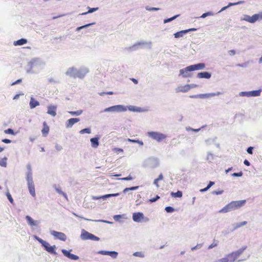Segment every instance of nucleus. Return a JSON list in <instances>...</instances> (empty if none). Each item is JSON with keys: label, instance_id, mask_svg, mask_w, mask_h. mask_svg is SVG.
<instances>
[{"label": "nucleus", "instance_id": "c03bdc74", "mask_svg": "<svg viewBox=\"0 0 262 262\" xmlns=\"http://www.w3.org/2000/svg\"><path fill=\"white\" fill-rule=\"evenodd\" d=\"M133 255L136 257L144 258L145 257L144 253L142 251L135 252L133 254Z\"/></svg>", "mask_w": 262, "mask_h": 262}, {"label": "nucleus", "instance_id": "ddd939ff", "mask_svg": "<svg viewBox=\"0 0 262 262\" xmlns=\"http://www.w3.org/2000/svg\"><path fill=\"white\" fill-rule=\"evenodd\" d=\"M261 89L257 90H253L251 91H243L239 93V96L241 97H258L260 95Z\"/></svg>", "mask_w": 262, "mask_h": 262}, {"label": "nucleus", "instance_id": "a878e982", "mask_svg": "<svg viewBox=\"0 0 262 262\" xmlns=\"http://www.w3.org/2000/svg\"><path fill=\"white\" fill-rule=\"evenodd\" d=\"M247 246H244L242 247V248H240L237 251H233L230 253V255H234V257L236 258H237L243 253V252L246 249Z\"/></svg>", "mask_w": 262, "mask_h": 262}, {"label": "nucleus", "instance_id": "412c9836", "mask_svg": "<svg viewBox=\"0 0 262 262\" xmlns=\"http://www.w3.org/2000/svg\"><path fill=\"white\" fill-rule=\"evenodd\" d=\"M80 121L78 118H72L68 119L66 122V126L67 128H71L73 125Z\"/></svg>", "mask_w": 262, "mask_h": 262}, {"label": "nucleus", "instance_id": "e2e57ef3", "mask_svg": "<svg viewBox=\"0 0 262 262\" xmlns=\"http://www.w3.org/2000/svg\"><path fill=\"white\" fill-rule=\"evenodd\" d=\"M27 172L26 173H32L31 166L30 164H28L27 165Z\"/></svg>", "mask_w": 262, "mask_h": 262}, {"label": "nucleus", "instance_id": "f3484780", "mask_svg": "<svg viewBox=\"0 0 262 262\" xmlns=\"http://www.w3.org/2000/svg\"><path fill=\"white\" fill-rule=\"evenodd\" d=\"M98 253L104 255H108L113 258H116L118 255V252L115 251L100 250Z\"/></svg>", "mask_w": 262, "mask_h": 262}, {"label": "nucleus", "instance_id": "a18cd8bd", "mask_svg": "<svg viewBox=\"0 0 262 262\" xmlns=\"http://www.w3.org/2000/svg\"><path fill=\"white\" fill-rule=\"evenodd\" d=\"M79 133L80 134H91V129L90 127H86V128H83L79 131Z\"/></svg>", "mask_w": 262, "mask_h": 262}, {"label": "nucleus", "instance_id": "dca6fc26", "mask_svg": "<svg viewBox=\"0 0 262 262\" xmlns=\"http://www.w3.org/2000/svg\"><path fill=\"white\" fill-rule=\"evenodd\" d=\"M192 70L190 66L186 67L184 69H182L180 70V75H182L184 78L190 77L192 76V74L190 73V72H192Z\"/></svg>", "mask_w": 262, "mask_h": 262}, {"label": "nucleus", "instance_id": "5701e85b", "mask_svg": "<svg viewBox=\"0 0 262 262\" xmlns=\"http://www.w3.org/2000/svg\"><path fill=\"white\" fill-rule=\"evenodd\" d=\"M192 71L202 70L205 68V64L203 62H200L190 66Z\"/></svg>", "mask_w": 262, "mask_h": 262}, {"label": "nucleus", "instance_id": "393cba45", "mask_svg": "<svg viewBox=\"0 0 262 262\" xmlns=\"http://www.w3.org/2000/svg\"><path fill=\"white\" fill-rule=\"evenodd\" d=\"M126 107L129 111L133 112H143L144 111L143 108L136 106L129 105Z\"/></svg>", "mask_w": 262, "mask_h": 262}, {"label": "nucleus", "instance_id": "423d86ee", "mask_svg": "<svg viewBox=\"0 0 262 262\" xmlns=\"http://www.w3.org/2000/svg\"><path fill=\"white\" fill-rule=\"evenodd\" d=\"M26 181L29 191L32 196H35V189L34 182L33 180L32 173H26Z\"/></svg>", "mask_w": 262, "mask_h": 262}, {"label": "nucleus", "instance_id": "e433bc0d", "mask_svg": "<svg viewBox=\"0 0 262 262\" xmlns=\"http://www.w3.org/2000/svg\"><path fill=\"white\" fill-rule=\"evenodd\" d=\"M163 176L162 173H160L157 179L154 180V183H153L154 184L156 185V186L157 187H159V185L158 184V182L161 181V180H163Z\"/></svg>", "mask_w": 262, "mask_h": 262}, {"label": "nucleus", "instance_id": "f03ea898", "mask_svg": "<svg viewBox=\"0 0 262 262\" xmlns=\"http://www.w3.org/2000/svg\"><path fill=\"white\" fill-rule=\"evenodd\" d=\"M88 72L89 70L86 68H81L79 69H77L74 67H71L67 70L66 74L74 78H79L82 79Z\"/></svg>", "mask_w": 262, "mask_h": 262}, {"label": "nucleus", "instance_id": "1a4fd4ad", "mask_svg": "<svg viewBox=\"0 0 262 262\" xmlns=\"http://www.w3.org/2000/svg\"><path fill=\"white\" fill-rule=\"evenodd\" d=\"M159 165V161L158 158L150 157L144 161V166L149 168H155Z\"/></svg>", "mask_w": 262, "mask_h": 262}, {"label": "nucleus", "instance_id": "72a5a7b5", "mask_svg": "<svg viewBox=\"0 0 262 262\" xmlns=\"http://www.w3.org/2000/svg\"><path fill=\"white\" fill-rule=\"evenodd\" d=\"M224 258H226L227 262H234L237 258L234 257V255H230V253L227 254Z\"/></svg>", "mask_w": 262, "mask_h": 262}, {"label": "nucleus", "instance_id": "de8ad7c7", "mask_svg": "<svg viewBox=\"0 0 262 262\" xmlns=\"http://www.w3.org/2000/svg\"><path fill=\"white\" fill-rule=\"evenodd\" d=\"M4 133L7 134H10L12 135H15L16 133H15L14 130L12 128H8L4 130Z\"/></svg>", "mask_w": 262, "mask_h": 262}, {"label": "nucleus", "instance_id": "4c0bfd02", "mask_svg": "<svg viewBox=\"0 0 262 262\" xmlns=\"http://www.w3.org/2000/svg\"><path fill=\"white\" fill-rule=\"evenodd\" d=\"M95 24L96 23L95 22H94V23H90V24H87L86 25H84L78 27H77L76 28V31H79L81 30L82 29L87 28L89 27L90 26H92L93 25H95Z\"/></svg>", "mask_w": 262, "mask_h": 262}, {"label": "nucleus", "instance_id": "3c124183", "mask_svg": "<svg viewBox=\"0 0 262 262\" xmlns=\"http://www.w3.org/2000/svg\"><path fill=\"white\" fill-rule=\"evenodd\" d=\"M145 9L147 11H158L160 9L157 7H150L148 6L145 7Z\"/></svg>", "mask_w": 262, "mask_h": 262}, {"label": "nucleus", "instance_id": "6ab92c4d", "mask_svg": "<svg viewBox=\"0 0 262 262\" xmlns=\"http://www.w3.org/2000/svg\"><path fill=\"white\" fill-rule=\"evenodd\" d=\"M144 217V214L141 212H135L133 214V220L135 222H142V219Z\"/></svg>", "mask_w": 262, "mask_h": 262}, {"label": "nucleus", "instance_id": "37998d69", "mask_svg": "<svg viewBox=\"0 0 262 262\" xmlns=\"http://www.w3.org/2000/svg\"><path fill=\"white\" fill-rule=\"evenodd\" d=\"M7 189L8 191L6 193V195L8 200H9V201L10 202V203L11 204L13 205L14 204V200L11 196V194H10V193L9 191L8 188H7Z\"/></svg>", "mask_w": 262, "mask_h": 262}, {"label": "nucleus", "instance_id": "58836bf2", "mask_svg": "<svg viewBox=\"0 0 262 262\" xmlns=\"http://www.w3.org/2000/svg\"><path fill=\"white\" fill-rule=\"evenodd\" d=\"M180 15V14H177V15H175L173 16L172 17H171L170 18H166V19H164V20H163V23H164V24H166V23L171 22L172 20H173L175 19H176L177 18H178Z\"/></svg>", "mask_w": 262, "mask_h": 262}, {"label": "nucleus", "instance_id": "0eeeda50", "mask_svg": "<svg viewBox=\"0 0 262 262\" xmlns=\"http://www.w3.org/2000/svg\"><path fill=\"white\" fill-rule=\"evenodd\" d=\"M147 135L149 137L158 142H161L167 137V136L163 133L154 131L148 132Z\"/></svg>", "mask_w": 262, "mask_h": 262}, {"label": "nucleus", "instance_id": "79ce46f5", "mask_svg": "<svg viewBox=\"0 0 262 262\" xmlns=\"http://www.w3.org/2000/svg\"><path fill=\"white\" fill-rule=\"evenodd\" d=\"M55 189L56 191L58 193L63 195L64 196V198H66V199H68V196H67V194L65 192H64L63 191H62L60 188L55 187Z\"/></svg>", "mask_w": 262, "mask_h": 262}, {"label": "nucleus", "instance_id": "f704fd0d", "mask_svg": "<svg viewBox=\"0 0 262 262\" xmlns=\"http://www.w3.org/2000/svg\"><path fill=\"white\" fill-rule=\"evenodd\" d=\"M214 13L212 11H208V12H206L203 14H202V15L200 17H196V18H206V17L207 16H213L214 15Z\"/></svg>", "mask_w": 262, "mask_h": 262}, {"label": "nucleus", "instance_id": "c85d7f7f", "mask_svg": "<svg viewBox=\"0 0 262 262\" xmlns=\"http://www.w3.org/2000/svg\"><path fill=\"white\" fill-rule=\"evenodd\" d=\"M30 107L31 109H33L36 106L39 105V102L35 100L33 97H31L29 103Z\"/></svg>", "mask_w": 262, "mask_h": 262}, {"label": "nucleus", "instance_id": "5fc2aeb1", "mask_svg": "<svg viewBox=\"0 0 262 262\" xmlns=\"http://www.w3.org/2000/svg\"><path fill=\"white\" fill-rule=\"evenodd\" d=\"M201 128H197V129H194L191 127H186V129L187 131H192L195 133L199 132L201 130Z\"/></svg>", "mask_w": 262, "mask_h": 262}, {"label": "nucleus", "instance_id": "cd10ccee", "mask_svg": "<svg viewBox=\"0 0 262 262\" xmlns=\"http://www.w3.org/2000/svg\"><path fill=\"white\" fill-rule=\"evenodd\" d=\"M189 86L188 85V84H186L184 86H178L176 89V92L177 93H179V92L186 93L189 90Z\"/></svg>", "mask_w": 262, "mask_h": 262}, {"label": "nucleus", "instance_id": "4d7b16f0", "mask_svg": "<svg viewBox=\"0 0 262 262\" xmlns=\"http://www.w3.org/2000/svg\"><path fill=\"white\" fill-rule=\"evenodd\" d=\"M249 61L245 62L242 63H238L236 66L239 67L246 68L248 67Z\"/></svg>", "mask_w": 262, "mask_h": 262}, {"label": "nucleus", "instance_id": "f257e3e1", "mask_svg": "<svg viewBox=\"0 0 262 262\" xmlns=\"http://www.w3.org/2000/svg\"><path fill=\"white\" fill-rule=\"evenodd\" d=\"M45 65V62L40 58H33L28 62L26 68V72L29 74L37 73Z\"/></svg>", "mask_w": 262, "mask_h": 262}, {"label": "nucleus", "instance_id": "473e14b6", "mask_svg": "<svg viewBox=\"0 0 262 262\" xmlns=\"http://www.w3.org/2000/svg\"><path fill=\"white\" fill-rule=\"evenodd\" d=\"M170 195L172 197V198H180L183 195V192L182 191H180V190H178L177 192H171L170 193Z\"/></svg>", "mask_w": 262, "mask_h": 262}, {"label": "nucleus", "instance_id": "a19ab883", "mask_svg": "<svg viewBox=\"0 0 262 262\" xmlns=\"http://www.w3.org/2000/svg\"><path fill=\"white\" fill-rule=\"evenodd\" d=\"M83 112V111L82 110H79L76 111H69L68 113L71 114L72 116H78L80 115Z\"/></svg>", "mask_w": 262, "mask_h": 262}, {"label": "nucleus", "instance_id": "6e6d98bb", "mask_svg": "<svg viewBox=\"0 0 262 262\" xmlns=\"http://www.w3.org/2000/svg\"><path fill=\"white\" fill-rule=\"evenodd\" d=\"M159 199L160 196L158 195H156L155 197L150 199L148 201L150 203H154L157 201Z\"/></svg>", "mask_w": 262, "mask_h": 262}, {"label": "nucleus", "instance_id": "680f3d73", "mask_svg": "<svg viewBox=\"0 0 262 262\" xmlns=\"http://www.w3.org/2000/svg\"><path fill=\"white\" fill-rule=\"evenodd\" d=\"M253 149H254L253 147L249 146L247 148L246 151L249 154L252 155V154H253Z\"/></svg>", "mask_w": 262, "mask_h": 262}, {"label": "nucleus", "instance_id": "8fccbe9b", "mask_svg": "<svg viewBox=\"0 0 262 262\" xmlns=\"http://www.w3.org/2000/svg\"><path fill=\"white\" fill-rule=\"evenodd\" d=\"M214 159V156L210 152H208L207 156V160H208L209 162H211L212 161H213Z\"/></svg>", "mask_w": 262, "mask_h": 262}, {"label": "nucleus", "instance_id": "a211bd4d", "mask_svg": "<svg viewBox=\"0 0 262 262\" xmlns=\"http://www.w3.org/2000/svg\"><path fill=\"white\" fill-rule=\"evenodd\" d=\"M25 219L26 220L28 224L31 227H37L39 225L40 223V222L39 221L34 220V219H33L32 217H31L29 215H26L25 217Z\"/></svg>", "mask_w": 262, "mask_h": 262}, {"label": "nucleus", "instance_id": "20e7f679", "mask_svg": "<svg viewBox=\"0 0 262 262\" xmlns=\"http://www.w3.org/2000/svg\"><path fill=\"white\" fill-rule=\"evenodd\" d=\"M33 237L41 244V247L48 253L54 255H57L58 254L55 250L56 249L55 245L51 246L48 242L43 240L36 235H34Z\"/></svg>", "mask_w": 262, "mask_h": 262}, {"label": "nucleus", "instance_id": "69168bd1", "mask_svg": "<svg viewBox=\"0 0 262 262\" xmlns=\"http://www.w3.org/2000/svg\"><path fill=\"white\" fill-rule=\"evenodd\" d=\"M104 94H106V95H113L114 94V92H112V91H110V92H102V93H99V95L100 96H103Z\"/></svg>", "mask_w": 262, "mask_h": 262}, {"label": "nucleus", "instance_id": "052dcab7", "mask_svg": "<svg viewBox=\"0 0 262 262\" xmlns=\"http://www.w3.org/2000/svg\"><path fill=\"white\" fill-rule=\"evenodd\" d=\"M223 192H224L223 190H215V191H212V193L213 194H215V195H220V194H222V193H223Z\"/></svg>", "mask_w": 262, "mask_h": 262}, {"label": "nucleus", "instance_id": "49530a36", "mask_svg": "<svg viewBox=\"0 0 262 262\" xmlns=\"http://www.w3.org/2000/svg\"><path fill=\"white\" fill-rule=\"evenodd\" d=\"M7 158L6 157H4L2 160H0V166L6 167L7 166Z\"/></svg>", "mask_w": 262, "mask_h": 262}, {"label": "nucleus", "instance_id": "bb28decb", "mask_svg": "<svg viewBox=\"0 0 262 262\" xmlns=\"http://www.w3.org/2000/svg\"><path fill=\"white\" fill-rule=\"evenodd\" d=\"M49 126L48 125L47 122L44 121L43 122V128L41 130L42 134L43 137H46L49 132Z\"/></svg>", "mask_w": 262, "mask_h": 262}, {"label": "nucleus", "instance_id": "9d476101", "mask_svg": "<svg viewBox=\"0 0 262 262\" xmlns=\"http://www.w3.org/2000/svg\"><path fill=\"white\" fill-rule=\"evenodd\" d=\"M80 238L82 240H92L94 241H99L100 238L94 234L89 232L84 229H82Z\"/></svg>", "mask_w": 262, "mask_h": 262}, {"label": "nucleus", "instance_id": "0e129e2a", "mask_svg": "<svg viewBox=\"0 0 262 262\" xmlns=\"http://www.w3.org/2000/svg\"><path fill=\"white\" fill-rule=\"evenodd\" d=\"M214 184V182L210 181L206 186L207 189H209L210 188L212 187Z\"/></svg>", "mask_w": 262, "mask_h": 262}, {"label": "nucleus", "instance_id": "338daca9", "mask_svg": "<svg viewBox=\"0 0 262 262\" xmlns=\"http://www.w3.org/2000/svg\"><path fill=\"white\" fill-rule=\"evenodd\" d=\"M2 141L3 143H6V144L10 143L12 142V141L11 140H10V139H2Z\"/></svg>", "mask_w": 262, "mask_h": 262}, {"label": "nucleus", "instance_id": "bf43d9fd", "mask_svg": "<svg viewBox=\"0 0 262 262\" xmlns=\"http://www.w3.org/2000/svg\"><path fill=\"white\" fill-rule=\"evenodd\" d=\"M173 35L174 38H179L183 36L182 33L180 32V31L174 33Z\"/></svg>", "mask_w": 262, "mask_h": 262}, {"label": "nucleus", "instance_id": "b1692460", "mask_svg": "<svg viewBox=\"0 0 262 262\" xmlns=\"http://www.w3.org/2000/svg\"><path fill=\"white\" fill-rule=\"evenodd\" d=\"M211 77V73L207 71L201 72L197 74V77L199 78L209 79Z\"/></svg>", "mask_w": 262, "mask_h": 262}, {"label": "nucleus", "instance_id": "aec40b11", "mask_svg": "<svg viewBox=\"0 0 262 262\" xmlns=\"http://www.w3.org/2000/svg\"><path fill=\"white\" fill-rule=\"evenodd\" d=\"M100 138V135H96L95 137L90 139L91 146L94 148H96L99 145V140Z\"/></svg>", "mask_w": 262, "mask_h": 262}, {"label": "nucleus", "instance_id": "9b49d317", "mask_svg": "<svg viewBox=\"0 0 262 262\" xmlns=\"http://www.w3.org/2000/svg\"><path fill=\"white\" fill-rule=\"evenodd\" d=\"M262 19V12L254 14L252 16L244 15L243 20L251 24L255 23L256 21Z\"/></svg>", "mask_w": 262, "mask_h": 262}, {"label": "nucleus", "instance_id": "c756f323", "mask_svg": "<svg viewBox=\"0 0 262 262\" xmlns=\"http://www.w3.org/2000/svg\"><path fill=\"white\" fill-rule=\"evenodd\" d=\"M27 42L28 40L27 39L22 38L17 40L14 41L13 42V45L15 46H23L27 43Z\"/></svg>", "mask_w": 262, "mask_h": 262}, {"label": "nucleus", "instance_id": "603ef678", "mask_svg": "<svg viewBox=\"0 0 262 262\" xmlns=\"http://www.w3.org/2000/svg\"><path fill=\"white\" fill-rule=\"evenodd\" d=\"M134 179V178L130 174H129L128 176H127L126 177L120 178L119 180H122V181H130V180H133Z\"/></svg>", "mask_w": 262, "mask_h": 262}, {"label": "nucleus", "instance_id": "2f4dec72", "mask_svg": "<svg viewBox=\"0 0 262 262\" xmlns=\"http://www.w3.org/2000/svg\"><path fill=\"white\" fill-rule=\"evenodd\" d=\"M110 198V194H105V195H101V196H93L92 197V199H93V200H101V199H102L103 200H105L107 199Z\"/></svg>", "mask_w": 262, "mask_h": 262}, {"label": "nucleus", "instance_id": "13d9d810", "mask_svg": "<svg viewBox=\"0 0 262 262\" xmlns=\"http://www.w3.org/2000/svg\"><path fill=\"white\" fill-rule=\"evenodd\" d=\"M202 245H203L202 244H198L195 246L192 247L191 250L195 251L197 249H200L202 248Z\"/></svg>", "mask_w": 262, "mask_h": 262}, {"label": "nucleus", "instance_id": "4be33fe9", "mask_svg": "<svg viewBox=\"0 0 262 262\" xmlns=\"http://www.w3.org/2000/svg\"><path fill=\"white\" fill-rule=\"evenodd\" d=\"M57 106L54 105H50L48 106L47 114L55 117L56 115Z\"/></svg>", "mask_w": 262, "mask_h": 262}, {"label": "nucleus", "instance_id": "4468645a", "mask_svg": "<svg viewBox=\"0 0 262 262\" xmlns=\"http://www.w3.org/2000/svg\"><path fill=\"white\" fill-rule=\"evenodd\" d=\"M72 251V249H70V250H67L64 249H61V252L65 257L68 258L70 259L73 260H78L79 259V256L76 255L71 253V252Z\"/></svg>", "mask_w": 262, "mask_h": 262}, {"label": "nucleus", "instance_id": "2eb2a0df", "mask_svg": "<svg viewBox=\"0 0 262 262\" xmlns=\"http://www.w3.org/2000/svg\"><path fill=\"white\" fill-rule=\"evenodd\" d=\"M50 233L52 235L54 236L55 238L63 242L66 241L67 238L66 235L63 232H58L55 230H51Z\"/></svg>", "mask_w": 262, "mask_h": 262}, {"label": "nucleus", "instance_id": "ea45409f", "mask_svg": "<svg viewBox=\"0 0 262 262\" xmlns=\"http://www.w3.org/2000/svg\"><path fill=\"white\" fill-rule=\"evenodd\" d=\"M127 141L128 142H132V143H138V144H139L141 146L143 145V141H141V140H140L139 139H130V138H128L127 139Z\"/></svg>", "mask_w": 262, "mask_h": 262}, {"label": "nucleus", "instance_id": "7ed1b4c3", "mask_svg": "<svg viewBox=\"0 0 262 262\" xmlns=\"http://www.w3.org/2000/svg\"><path fill=\"white\" fill-rule=\"evenodd\" d=\"M246 201H233L225 205L222 209L219 210V213H227L228 212L237 209L243 206L246 204Z\"/></svg>", "mask_w": 262, "mask_h": 262}, {"label": "nucleus", "instance_id": "39448f33", "mask_svg": "<svg viewBox=\"0 0 262 262\" xmlns=\"http://www.w3.org/2000/svg\"><path fill=\"white\" fill-rule=\"evenodd\" d=\"M151 42H146L144 41H141L139 42H137L136 43H135L134 45H133L131 47H126L125 48V50L127 51H129L130 52L136 51L139 49L142 48L143 46L144 45H147L148 48L149 49H150L151 48Z\"/></svg>", "mask_w": 262, "mask_h": 262}, {"label": "nucleus", "instance_id": "09e8293b", "mask_svg": "<svg viewBox=\"0 0 262 262\" xmlns=\"http://www.w3.org/2000/svg\"><path fill=\"white\" fill-rule=\"evenodd\" d=\"M165 210L167 213H172L174 211L175 209L173 207L168 206L165 208Z\"/></svg>", "mask_w": 262, "mask_h": 262}, {"label": "nucleus", "instance_id": "774afa93", "mask_svg": "<svg viewBox=\"0 0 262 262\" xmlns=\"http://www.w3.org/2000/svg\"><path fill=\"white\" fill-rule=\"evenodd\" d=\"M214 262H227V260L226 258H224V257H223L222 258L216 260Z\"/></svg>", "mask_w": 262, "mask_h": 262}, {"label": "nucleus", "instance_id": "f8f14e48", "mask_svg": "<svg viewBox=\"0 0 262 262\" xmlns=\"http://www.w3.org/2000/svg\"><path fill=\"white\" fill-rule=\"evenodd\" d=\"M223 94L222 92H217L216 93H210L206 94H200L197 95H190L189 96L191 98H201V99H206L211 97L217 96Z\"/></svg>", "mask_w": 262, "mask_h": 262}, {"label": "nucleus", "instance_id": "7c9ffc66", "mask_svg": "<svg viewBox=\"0 0 262 262\" xmlns=\"http://www.w3.org/2000/svg\"><path fill=\"white\" fill-rule=\"evenodd\" d=\"M113 218L116 222L121 223L122 222L121 219H126L127 217L125 214H123L115 215Z\"/></svg>", "mask_w": 262, "mask_h": 262}, {"label": "nucleus", "instance_id": "c9c22d12", "mask_svg": "<svg viewBox=\"0 0 262 262\" xmlns=\"http://www.w3.org/2000/svg\"><path fill=\"white\" fill-rule=\"evenodd\" d=\"M88 11L82 13L81 14V15H84L88 14V13H91L94 12L96 11L97 10H98L99 8L98 7L90 8L89 7H88Z\"/></svg>", "mask_w": 262, "mask_h": 262}, {"label": "nucleus", "instance_id": "6e6552de", "mask_svg": "<svg viewBox=\"0 0 262 262\" xmlns=\"http://www.w3.org/2000/svg\"><path fill=\"white\" fill-rule=\"evenodd\" d=\"M126 111L127 108L125 106L118 104L106 107L104 110L101 111L100 113L102 112H124Z\"/></svg>", "mask_w": 262, "mask_h": 262}, {"label": "nucleus", "instance_id": "864d4df0", "mask_svg": "<svg viewBox=\"0 0 262 262\" xmlns=\"http://www.w3.org/2000/svg\"><path fill=\"white\" fill-rule=\"evenodd\" d=\"M243 175V172L241 171L238 172H234L231 174V176L234 177H241Z\"/></svg>", "mask_w": 262, "mask_h": 262}]
</instances>
